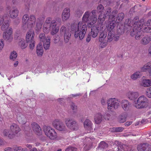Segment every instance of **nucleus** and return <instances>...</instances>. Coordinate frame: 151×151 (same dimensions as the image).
<instances>
[{
  "label": "nucleus",
  "mask_w": 151,
  "mask_h": 151,
  "mask_svg": "<svg viewBox=\"0 0 151 151\" xmlns=\"http://www.w3.org/2000/svg\"><path fill=\"white\" fill-rule=\"evenodd\" d=\"M143 21V19H141L139 21V18L138 17H134L132 21L130 19H126L125 22V26L127 25L131 27L130 34L131 36H134L135 35V38L139 40L141 36L142 23Z\"/></svg>",
  "instance_id": "1"
},
{
  "label": "nucleus",
  "mask_w": 151,
  "mask_h": 151,
  "mask_svg": "<svg viewBox=\"0 0 151 151\" xmlns=\"http://www.w3.org/2000/svg\"><path fill=\"white\" fill-rule=\"evenodd\" d=\"M72 31H75L74 37L75 38L79 37L81 40H82L85 36L87 29L86 24H83L82 22H80L77 25L75 23L72 24L71 26Z\"/></svg>",
  "instance_id": "2"
},
{
  "label": "nucleus",
  "mask_w": 151,
  "mask_h": 151,
  "mask_svg": "<svg viewBox=\"0 0 151 151\" xmlns=\"http://www.w3.org/2000/svg\"><path fill=\"white\" fill-rule=\"evenodd\" d=\"M91 13L88 11L86 12L82 18V21L85 23L88 22L87 26L91 27L97 21V18L95 16H90Z\"/></svg>",
  "instance_id": "3"
},
{
  "label": "nucleus",
  "mask_w": 151,
  "mask_h": 151,
  "mask_svg": "<svg viewBox=\"0 0 151 151\" xmlns=\"http://www.w3.org/2000/svg\"><path fill=\"white\" fill-rule=\"evenodd\" d=\"M148 105V100L144 96H140L137 101H134V106L137 109L145 108Z\"/></svg>",
  "instance_id": "4"
},
{
  "label": "nucleus",
  "mask_w": 151,
  "mask_h": 151,
  "mask_svg": "<svg viewBox=\"0 0 151 151\" xmlns=\"http://www.w3.org/2000/svg\"><path fill=\"white\" fill-rule=\"evenodd\" d=\"M52 125L53 127L58 130L63 131L65 133L68 132L69 131L65 124L61 120L58 119H55L53 121Z\"/></svg>",
  "instance_id": "5"
},
{
  "label": "nucleus",
  "mask_w": 151,
  "mask_h": 151,
  "mask_svg": "<svg viewBox=\"0 0 151 151\" xmlns=\"http://www.w3.org/2000/svg\"><path fill=\"white\" fill-rule=\"evenodd\" d=\"M43 129L45 135L50 139H54L57 137V133L55 129L51 127L44 126Z\"/></svg>",
  "instance_id": "6"
},
{
  "label": "nucleus",
  "mask_w": 151,
  "mask_h": 151,
  "mask_svg": "<svg viewBox=\"0 0 151 151\" xmlns=\"http://www.w3.org/2000/svg\"><path fill=\"white\" fill-rule=\"evenodd\" d=\"M35 21L36 18L34 15H31L29 17L27 14H25L23 16L22 22L24 23L27 22V26L28 28L33 27L35 25Z\"/></svg>",
  "instance_id": "7"
},
{
  "label": "nucleus",
  "mask_w": 151,
  "mask_h": 151,
  "mask_svg": "<svg viewBox=\"0 0 151 151\" xmlns=\"http://www.w3.org/2000/svg\"><path fill=\"white\" fill-rule=\"evenodd\" d=\"M119 102L115 98L109 99L107 101L108 109L109 110H113L117 109L119 106Z\"/></svg>",
  "instance_id": "8"
},
{
  "label": "nucleus",
  "mask_w": 151,
  "mask_h": 151,
  "mask_svg": "<svg viewBox=\"0 0 151 151\" xmlns=\"http://www.w3.org/2000/svg\"><path fill=\"white\" fill-rule=\"evenodd\" d=\"M40 40L43 42L44 47L45 50L48 49L50 43V38L49 36L45 37L44 33H41L39 36Z\"/></svg>",
  "instance_id": "9"
},
{
  "label": "nucleus",
  "mask_w": 151,
  "mask_h": 151,
  "mask_svg": "<svg viewBox=\"0 0 151 151\" xmlns=\"http://www.w3.org/2000/svg\"><path fill=\"white\" fill-rule=\"evenodd\" d=\"M65 123L67 127L70 129L75 130L78 128V125L73 119L70 118H67L65 120Z\"/></svg>",
  "instance_id": "10"
},
{
  "label": "nucleus",
  "mask_w": 151,
  "mask_h": 151,
  "mask_svg": "<svg viewBox=\"0 0 151 151\" xmlns=\"http://www.w3.org/2000/svg\"><path fill=\"white\" fill-rule=\"evenodd\" d=\"M60 32L61 34L64 35L65 42L66 43L68 42L71 35L69 28L63 25L60 29Z\"/></svg>",
  "instance_id": "11"
},
{
  "label": "nucleus",
  "mask_w": 151,
  "mask_h": 151,
  "mask_svg": "<svg viewBox=\"0 0 151 151\" xmlns=\"http://www.w3.org/2000/svg\"><path fill=\"white\" fill-rule=\"evenodd\" d=\"M141 25V31L143 32H151V19H149L146 23H144V20L142 22Z\"/></svg>",
  "instance_id": "12"
},
{
  "label": "nucleus",
  "mask_w": 151,
  "mask_h": 151,
  "mask_svg": "<svg viewBox=\"0 0 151 151\" xmlns=\"http://www.w3.org/2000/svg\"><path fill=\"white\" fill-rule=\"evenodd\" d=\"M12 28L6 32H4L3 34V37L4 39L8 42H11L13 39L12 36Z\"/></svg>",
  "instance_id": "13"
},
{
  "label": "nucleus",
  "mask_w": 151,
  "mask_h": 151,
  "mask_svg": "<svg viewBox=\"0 0 151 151\" xmlns=\"http://www.w3.org/2000/svg\"><path fill=\"white\" fill-rule=\"evenodd\" d=\"M51 26L49 27L50 29H51V34L53 35L58 32L59 28V27L57 26V22L55 20H52Z\"/></svg>",
  "instance_id": "14"
},
{
  "label": "nucleus",
  "mask_w": 151,
  "mask_h": 151,
  "mask_svg": "<svg viewBox=\"0 0 151 151\" xmlns=\"http://www.w3.org/2000/svg\"><path fill=\"white\" fill-rule=\"evenodd\" d=\"M32 127L33 131L37 135H40L42 130L40 126L37 123L34 122L32 124Z\"/></svg>",
  "instance_id": "15"
},
{
  "label": "nucleus",
  "mask_w": 151,
  "mask_h": 151,
  "mask_svg": "<svg viewBox=\"0 0 151 151\" xmlns=\"http://www.w3.org/2000/svg\"><path fill=\"white\" fill-rule=\"evenodd\" d=\"M10 129L12 134H14V137L21 131V129L17 124L13 123L10 126Z\"/></svg>",
  "instance_id": "16"
},
{
  "label": "nucleus",
  "mask_w": 151,
  "mask_h": 151,
  "mask_svg": "<svg viewBox=\"0 0 151 151\" xmlns=\"http://www.w3.org/2000/svg\"><path fill=\"white\" fill-rule=\"evenodd\" d=\"M35 34L33 30H31L28 32L26 35V40L27 43L34 41Z\"/></svg>",
  "instance_id": "17"
},
{
  "label": "nucleus",
  "mask_w": 151,
  "mask_h": 151,
  "mask_svg": "<svg viewBox=\"0 0 151 151\" xmlns=\"http://www.w3.org/2000/svg\"><path fill=\"white\" fill-rule=\"evenodd\" d=\"M150 145L147 143L141 144L137 146L138 151H149Z\"/></svg>",
  "instance_id": "18"
},
{
  "label": "nucleus",
  "mask_w": 151,
  "mask_h": 151,
  "mask_svg": "<svg viewBox=\"0 0 151 151\" xmlns=\"http://www.w3.org/2000/svg\"><path fill=\"white\" fill-rule=\"evenodd\" d=\"M121 103L123 109L125 111H128L131 107V104L126 100H122Z\"/></svg>",
  "instance_id": "19"
},
{
  "label": "nucleus",
  "mask_w": 151,
  "mask_h": 151,
  "mask_svg": "<svg viewBox=\"0 0 151 151\" xmlns=\"http://www.w3.org/2000/svg\"><path fill=\"white\" fill-rule=\"evenodd\" d=\"M17 119L19 123L22 124H25L27 122V119L26 117L21 113H19L17 114Z\"/></svg>",
  "instance_id": "20"
},
{
  "label": "nucleus",
  "mask_w": 151,
  "mask_h": 151,
  "mask_svg": "<svg viewBox=\"0 0 151 151\" xmlns=\"http://www.w3.org/2000/svg\"><path fill=\"white\" fill-rule=\"evenodd\" d=\"M91 27V34L92 37L93 38L96 37L99 32V27L97 25H93Z\"/></svg>",
  "instance_id": "21"
},
{
  "label": "nucleus",
  "mask_w": 151,
  "mask_h": 151,
  "mask_svg": "<svg viewBox=\"0 0 151 151\" xmlns=\"http://www.w3.org/2000/svg\"><path fill=\"white\" fill-rule=\"evenodd\" d=\"M70 16V9L66 8L65 9L62 14V18L63 21H65L68 19Z\"/></svg>",
  "instance_id": "22"
},
{
  "label": "nucleus",
  "mask_w": 151,
  "mask_h": 151,
  "mask_svg": "<svg viewBox=\"0 0 151 151\" xmlns=\"http://www.w3.org/2000/svg\"><path fill=\"white\" fill-rule=\"evenodd\" d=\"M151 41V36L146 35L143 37L141 40V43L144 45L148 44Z\"/></svg>",
  "instance_id": "23"
},
{
  "label": "nucleus",
  "mask_w": 151,
  "mask_h": 151,
  "mask_svg": "<svg viewBox=\"0 0 151 151\" xmlns=\"http://www.w3.org/2000/svg\"><path fill=\"white\" fill-rule=\"evenodd\" d=\"M138 93L137 92L130 91L128 93L129 98L132 100H134L138 97Z\"/></svg>",
  "instance_id": "24"
},
{
  "label": "nucleus",
  "mask_w": 151,
  "mask_h": 151,
  "mask_svg": "<svg viewBox=\"0 0 151 151\" xmlns=\"http://www.w3.org/2000/svg\"><path fill=\"white\" fill-rule=\"evenodd\" d=\"M102 119V115L101 113H98L95 114L94 120L96 124H100L101 122Z\"/></svg>",
  "instance_id": "25"
},
{
  "label": "nucleus",
  "mask_w": 151,
  "mask_h": 151,
  "mask_svg": "<svg viewBox=\"0 0 151 151\" xmlns=\"http://www.w3.org/2000/svg\"><path fill=\"white\" fill-rule=\"evenodd\" d=\"M115 26V21L112 20L111 22H110L107 27V30L108 32L114 31V29Z\"/></svg>",
  "instance_id": "26"
},
{
  "label": "nucleus",
  "mask_w": 151,
  "mask_h": 151,
  "mask_svg": "<svg viewBox=\"0 0 151 151\" xmlns=\"http://www.w3.org/2000/svg\"><path fill=\"white\" fill-rule=\"evenodd\" d=\"M92 123L90 120L86 119L84 122V126L86 129L90 131L91 130Z\"/></svg>",
  "instance_id": "27"
},
{
  "label": "nucleus",
  "mask_w": 151,
  "mask_h": 151,
  "mask_svg": "<svg viewBox=\"0 0 151 151\" xmlns=\"http://www.w3.org/2000/svg\"><path fill=\"white\" fill-rule=\"evenodd\" d=\"M3 134L4 136L8 137L10 139H12L14 137V134L10 133L9 129H5L3 130Z\"/></svg>",
  "instance_id": "28"
},
{
  "label": "nucleus",
  "mask_w": 151,
  "mask_h": 151,
  "mask_svg": "<svg viewBox=\"0 0 151 151\" xmlns=\"http://www.w3.org/2000/svg\"><path fill=\"white\" fill-rule=\"evenodd\" d=\"M36 52L38 56H41L43 53V50L42 44H39L37 47Z\"/></svg>",
  "instance_id": "29"
},
{
  "label": "nucleus",
  "mask_w": 151,
  "mask_h": 151,
  "mask_svg": "<svg viewBox=\"0 0 151 151\" xmlns=\"http://www.w3.org/2000/svg\"><path fill=\"white\" fill-rule=\"evenodd\" d=\"M142 76L141 73L140 71H136L131 76L130 78L133 80H135Z\"/></svg>",
  "instance_id": "30"
},
{
  "label": "nucleus",
  "mask_w": 151,
  "mask_h": 151,
  "mask_svg": "<svg viewBox=\"0 0 151 151\" xmlns=\"http://www.w3.org/2000/svg\"><path fill=\"white\" fill-rule=\"evenodd\" d=\"M107 36V32L106 31L100 32V35L99 37V42H102L106 40L105 38Z\"/></svg>",
  "instance_id": "31"
},
{
  "label": "nucleus",
  "mask_w": 151,
  "mask_h": 151,
  "mask_svg": "<svg viewBox=\"0 0 151 151\" xmlns=\"http://www.w3.org/2000/svg\"><path fill=\"white\" fill-rule=\"evenodd\" d=\"M18 45L22 49H25L28 45L25 40L23 39H21V41L19 42Z\"/></svg>",
  "instance_id": "32"
},
{
  "label": "nucleus",
  "mask_w": 151,
  "mask_h": 151,
  "mask_svg": "<svg viewBox=\"0 0 151 151\" xmlns=\"http://www.w3.org/2000/svg\"><path fill=\"white\" fill-rule=\"evenodd\" d=\"M108 32V33L107 36V41L108 42H110L113 40L114 37L115 32L114 31Z\"/></svg>",
  "instance_id": "33"
},
{
  "label": "nucleus",
  "mask_w": 151,
  "mask_h": 151,
  "mask_svg": "<svg viewBox=\"0 0 151 151\" xmlns=\"http://www.w3.org/2000/svg\"><path fill=\"white\" fill-rule=\"evenodd\" d=\"M18 10L16 9L10 11L9 14L11 18H15L18 16Z\"/></svg>",
  "instance_id": "34"
},
{
  "label": "nucleus",
  "mask_w": 151,
  "mask_h": 151,
  "mask_svg": "<svg viewBox=\"0 0 151 151\" xmlns=\"http://www.w3.org/2000/svg\"><path fill=\"white\" fill-rule=\"evenodd\" d=\"M108 145L105 142L101 141L99 145V146L97 147L99 149L101 150H104L108 147Z\"/></svg>",
  "instance_id": "35"
},
{
  "label": "nucleus",
  "mask_w": 151,
  "mask_h": 151,
  "mask_svg": "<svg viewBox=\"0 0 151 151\" xmlns=\"http://www.w3.org/2000/svg\"><path fill=\"white\" fill-rule=\"evenodd\" d=\"M142 85L145 87H149L151 86V81L149 79L143 80Z\"/></svg>",
  "instance_id": "36"
},
{
  "label": "nucleus",
  "mask_w": 151,
  "mask_h": 151,
  "mask_svg": "<svg viewBox=\"0 0 151 151\" xmlns=\"http://www.w3.org/2000/svg\"><path fill=\"white\" fill-rule=\"evenodd\" d=\"M106 16L103 13H101L99 15L98 18V22L100 23L103 22L105 20Z\"/></svg>",
  "instance_id": "37"
},
{
  "label": "nucleus",
  "mask_w": 151,
  "mask_h": 151,
  "mask_svg": "<svg viewBox=\"0 0 151 151\" xmlns=\"http://www.w3.org/2000/svg\"><path fill=\"white\" fill-rule=\"evenodd\" d=\"M17 56V52L13 51L10 53L9 58L11 60H14Z\"/></svg>",
  "instance_id": "38"
},
{
  "label": "nucleus",
  "mask_w": 151,
  "mask_h": 151,
  "mask_svg": "<svg viewBox=\"0 0 151 151\" xmlns=\"http://www.w3.org/2000/svg\"><path fill=\"white\" fill-rule=\"evenodd\" d=\"M9 26V21L5 22L1 27V29L3 31L6 30Z\"/></svg>",
  "instance_id": "39"
},
{
  "label": "nucleus",
  "mask_w": 151,
  "mask_h": 151,
  "mask_svg": "<svg viewBox=\"0 0 151 151\" xmlns=\"http://www.w3.org/2000/svg\"><path fill=\"white\" fill-rule=\"evenodd\" d=\"M124 14L123 13L121 12L118 14L116 17V21L118 22L122 21L124 18Z\"/></svg>",
  "instance_id": "40"
},
{
  "label": "nucleus",
  "mask_w": 151,
  "mask_h": 151,
  "mask_svg": "<svg viewBox=\"0 0 151 151\" xmlns=\"http://www.w3.org/2000/svg\"><path fill=\"white\" fill-rule=\"evenodd\" d=\"M141 71H148L150 74L151 78V67H142L141 68Z\"/></svg>",
  "instance_id": "41"
},
{
  "label": "nucleus",
  "mask_w": 151,
  "mask_h": 151,
  "mask_svg": "<svg viewBox=\"0 0 151 151\" xmlns=\"http://www.w3.org/2000/svg\"><path fill=\"white\" fill-rule=\"evenodd\" d=\"M117 13V11L116 10H114L112 11L111 14L109 16V19H111L112 20L114 21L115 17Z\"/></svg>",
  "instance_id": "42"
},
{
  "label": "nucleus",
  "mask_w": 151,
  "mask_h": 151,
  "mask_svg": "<svg viewBox=\"0 0 151 151\" xmlns=\"http://www.w3.org/2000/svg\"><path fill=\"white\" fill-rule=\"evenodd\" d=\"M52 22V18L50 17H48L46 19L44 24H45V26H48L50 27Z\"/></svg>",
  "instance_id": "43"
},
{
  "label": "nucleus",
  "mask_w": 151,
  "mask_h": 151,
  "mask_svg": "<svg viewBox=\"0 0 151 151\" xmlns=\"http://www.w3.org/2000/svg\"><path fill=\"white\" fill-rule=\"evenodd\" d=\"M126 116L125 115H120L119 117V121L120 123H123L126 121Z\"/></svg>",
  "instance_id": "44"
},
{
  "label": "nucleus",
  "mask_w": 151,
  "mask_h": 151,
  "mask_svg": "<svg viewBox=\"0 0 151 151\" xmlns=\"http://www.w3.org/2000/svg\"><path fill=\"white\" fill-rule=\"evenodd\" d=\"M27 67H22L21 68L20 71V73L19 72L18 73H17L16 75V76H18L20 75V74H22L24 73L25 72L27 71L28 70L27 68Z\"/></svg>",
  "instance_id": "45"
},
{
  "label": "nucleus",
  "mask_w": 151,
  "mask_h": 151,
  "mask_svg": "<svg viewBox=\"0 0 151 151\" xmlns=\"http://www.w3.org/2000/svg\"><path fill=\"white\" fill-rule=\"evenodd\" d=\"M50 29V28H49V26H45V24L43 25V30L45 33L47 34L49 32Z\"/></svg>",
  "instance_id": "46"
},
{
  "label": "nucleus",
  "mask_w": 151,
  "mask_h": 151,
  "mask_svg": "<svg viewBox=\"0 0 151 151\" xmlns=\"http://www.w3.org/2000/svg\"><path fill=\"white\" fill-rule=\"evenodd\" d=\"M15 151H27L26 148L23 149L21 147H17L16 146H14Z\"/></svg>",
  "instance_id": "47"
},
{
  "label": "nucleus",
  "mask_w": 151,
  "mask_h": 151,
  "mask_svg": "<svg viewBox=\"0 0 151 151\" xmlns=\"http://www.w3.org/2000/svg\"><path fill=\"white\" fill-rule=\"evenodd\" d=\"M104 7L101 4H99L97 7V10L100 13H103Z\"/></svg>",
  "instance_id": "48"
},
{
  "label": "nucleus",
  "mask_w": 151,
  "mask_h": 151,
  "mask_svg": "<svg viewBox=\"0 0 151 151\" xmlns=\"http://www.w3.org/2000/svg\"><path fill=\"white\" fill-rule=\"evenodd\" d=\"M100 42V46L101 48H104L107 45V40L103 41L102 42Z\"/></svg>",
  "instance_id": "49"
},
{
  "label": "nucleus",
  "mask_w": 151,
  "mask_h": 151,
  "mask_svg": "<svg viewBox=\"0 0 151 151\" xmlns=\"http://www.w3.org/2000/svg\"><path fill=\"white\" fill-rule=\"evenodd\" d=\"M111 9L110 8H108L105 11V13L104 14L106 16V17H108L109 19V16L111 15Z\"/></svg>",
  "instance_id": "50"
},
{
  "label": "nucleus",
  "mask_w": 151,
  "mask_h": 151,
  "mask_svg": "<svg viewBox=\"0 0 151 151\" xmlns=\"http://www.w3.org/2000/svg\"><path fill=\"white\" fill-rule=\"evenodd\" d=\"M113 131L120 132H122L124 130V128L122 127H113L112 128Z\"/></svg>",
  "instance_id": "51"
},
{
  "label": "nucleus",
  "mask_w": 151,
  "mask_h": 151,
  "mask_svg": "<svg viewBox=\"0 0 151 151\" xmlns=\"http://www.w3.org/2000/svg\"><path fill=\"white\" fill-rule=\"evenodd\" d=\"M146 95L149 98H151V87L147 88L146 91Z\"/></svg>",
  "instance_id": "52"
},
{
  "label": "nucleus",
  "mask_w": 151,
  "mask_h": 151,
  "mask_svg": "<svg viewBox=\"0 0 151 151\" xmlns=\"http://www.w3.org/2000/svg\"><path fill=\"white\" fill-rule=\"evenodd\" d=\"M92 146L91 143L86 145L84 147V149L85 150H88L91 149Z\"/></svg>",
  "instance_id": "53"
},
{
  "label": "nucleus",
  "mask_w": 151,
  "mask_h": 151,
  "mask_svg": "<svg viewBox=\"0 0 151 151\" xmlns=\"http://www.w3.org/2000/svg\"><path fill=\"white\" fill-rule=\"evenodd\" d=\"M29 43H30L29 45V47L30 49L31 50L33 49L35 45V41H33V42H29Z\"/></svg>",
  "instance_id": "54"
},
{
  "label": "nucleus",
  "mask_w": 151,
  "mask_h": 151,
  "mask_svg": "<svg viewBox=\"0 0 151 151\" xmlns=\"http://www.w3.org/2000/svg\"><path fill=\"white\" fill-rule=\"evenodd\" d=\"M77 148L72 147H68L65 149V151H76Z\"/></svg>",
  "instance_id": "55"
},
{
  "label": "nucleus",
  "mask_w": 151,
  "mask_h": 151,
  "mask_svg": "<svg viewBox=\"0 0 151 151\" xmlns=\"http://www.w3.org/2000/svg\"><path fill=\"white\" fill-rule=\"evenodd\" d=\"M4 150L5 151H15L14 146L12 147H6L5 148Z\"/></svg>",
  "instance_id": "56"
},
{
  "label": "nucleus",
  "mask_w": 151,
  "mask_h": 151,
  "mask_svg": "<svg viewBox=\"0 0 151 151\" xmlns=\"http://www.w3.org/2000/svg\"><path fill=\"white\" fill-rule=\"evenodd\" d=\"M106 27L105 25L101 24L100 27V32H102L104 31H106Z\"/></svg>",
  "instance_id": "57"
},
{
  "label": "nucleus",
  "mask_w": 151,
  "mask_h": 151,
  "mask_svg": "<svg viewBox=\"0 0 151 151\" xmlns=\"http://www.w3.org/2000/svg\"><path fill=\"white\" fill-rule=\"evenodd\" d=\"M42 25L40 24L37 23L35 28L36 30L37 31H39L42 28Z\"/></svg>",
  "instance_id": "58"
},
{
  "label": "nucleus",
  "mask_w": 151,
  "mask_h": 151,
  "mask_svg": "<svg viewBox=\"0 0 151 151\" xmlns=\"http://www.w3.org/2000/svg\"><path fill=\"white\" fill-rule=\"evenodd\" d=\"M4 43L3 39L0 40V50H1L4 47Z\"/></svg>",
  "instance_id": "59"
},
{
  "label": "nucleus",
  "mask_w": 151,
  "mask_h": 151,
  "mask_svg": "<svg viewBox=\"0 0 151 151\" xmlns=\"http://www.w3.org/2000/svg\"><path fill=\"white\" fill-rule=\"evenodd\" d=\"M76 14L78 15H81L83 13V12L79 9H78L76 11Z\"/></svg>",
  "instance_id": "60"
},
{
  "label": "nucleus",
  "mask_w": 151,
  "mask_h": 151,
  "mask_svg": "<svg viewBox=\"0 0 151 151\" xmlns=\"http://www.w3.org/2000/svg\"><path fill=\"white\" fill-rule=\"evenodd\" d=\"M110 114H105L104 116V118L105 119L109 120L110 118Z\"/></svg>",
  "instance_id": "61"
},
{
  "label": "nucleus",
  "mask_w": 151,
  "mask_h": 151,
  "mask_svg": "<svg viewBox=\"0 0 151 151\" xmlns=\"http://www.w3.org/2000/svg\"><path fill=\"white\" fill-rule=\"evenodd\" d=\"M91 39V36L90 35L88 34V35L86 38V41L87 42H89Z\"/></svg>",
  "instance_id": "62"
},
{
  "label": "nucleus",
  "mask_w": 151,
  "mask_h": 151,
  "mask_svg": "<svg viewBox=\"0 0 151 151\" xmlns=\"http://www.w3.org/2000/svg\"><path fill=\"white\" fill-rule=\"evenodd\" d=\"M71 109L73 110H75L76 109V106H75L74 103L73 102L71 105Z\"/></svg>",
  "instance_id": "63"
},
{
  "label": "nucleus",
  "mask_w": 151,
  "mask_h": 151,
  "mask_svg": "<svg viewBox=\"0 0 151 151\" xmlns=\"http://www.w3.org/2000/svg\"><path fill=\"white\" fill-rule=\"evenodd\" d=\"M101 104L103 105L106 104V101L103 98L101 99Z\"/></svg>",
  "instance_id": "64"
}]
</instances>
